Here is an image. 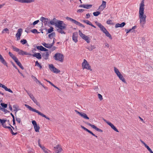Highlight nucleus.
Masks as SVG:
<instances>
[{"label": "nucleus", "mask_w": 153, "mask_h": 153, "mask_svg": "<svg viewBox=\"0 0 153 153\" xmlns=\"http://www.w3.org/2000/svg\"><path fill=\"white\" fill-rule=\"evenodd\" d=\"M144 0H143L141 2L139 10V18L141 26L143 27L146 22V16L144 14Z\"/></svg>", "instance_id": "obj_1"}, {"label": "nucleus", "mask_w": 153, "mask_h": 153, "mask_svg": "<svg viewBox=\"0 0 153 153\" xmlns=\"http://www.w3.org/2000/svg\"><path fill=\"white\" fill-rule=\"evenodd\" d=\"M66 25L63 23V22H60L58 23L57 25V27L58 29H57V31L58 32L61 34H65V33L63 30H65L66 28Z\"/></svg>", "instance_id": "obj_2"}, {"label": "nucleus", "mask_w": 153, "mask_h": 153, "mask_svg": "<svg viewBox=\"0 0 153 153\" xmlns=\"http://www.w3.org/2000/svg\"><path fill=\"white\" fill-rule=\"evenodd\" d=\"M25 106L27 108H28L30 110L33 111L34 112H35L38 114L39 115L42 116V117H44L45 118H46L47 119L49 120L50 118L48 117L47 116H46L44 114L42 113H41L38 110H36V109H34L33 108H32L29 105H27V104H25Z\"/></svg>", "instance_id": "obj_3"}, {"label": "nucleus", "mask_w": 153, "mask_h": 153, "mask_svg": "<svg viewBox=\"0 0 153 153\" xmlns=\"http://www.w3.org/2000/svg\"><path fill=\"white\" fill-rule=\"evenodd\" d=\"M114 72L119 79L124 83H126V82L125 79L124 78L123 76L121 74L118 69L115 67H114Z\"/></svg>", "instance_id": "obj_4"}, {"label": "nucleus", "mask_w": 153, "mask_h": 153, "mask_svg": "<svg viewBox=\"0 0 153 153\" xmlns=\"http://www.w3.org/2000/svg\"><path fill=\"white\" fill-rule=\"evenodd\" d=\"M53 58L56 61L62 62L64 59V56L59 53H56L53 56Z\"/></svg>", "instance_id": "obj_5"}, {"label": "nucleus", "mask_w": 153, "mask_h": 153, "mask_svg": "<svg viewBox=\"0 0 153 153\" xmlns=\"http://www.w3.org/2000/svg\"><path fill=\"white\" fill-rule=\"evenodd\" d=\"M79 34L80 37L84 40H85L87 43H90V39L88 36L85 35L83 34L80 30H79Z\"/></svg>", "instance_id": "obj_6"}, {"label": "nucleus", "mask_w": 153, "mask_h": 153, "mask_svg": "<svg viewBox=\"0 0 153 153\" xmlns=\"http://www.w3.org/2000/svg\"><path fill=\"white\" fill-rule=\"evenodd\" d=\"M66 19L68 20H70L71 21L72 23H74L77 25H79L81 27H83V28L85 27V26L81 23L80 22L76 21V20L74 19H72L71 18L69 17H67Z\"/></svg>", "instance_id": "obj_7"}, {"label": "nucleus", "mask_w": 153, "mask_h": 153, "mask_svg": "<svg viewBox=\"0 0 153 153\" xmlns=\"http://www.w3.org/2000/svg\"><path fill=\"white\" fill-rule=\"evenodd\" d=\"M49 68L50 70L55 73H58L60 71L56 68H55L53 64H49Z\"/></svg>", "instance_id": "obj_8"}, {"label": "nucleus", "mask_w": 153, "mask_h": 153, "mask_svg": "<svg viewBox=\"0 0 153 153\" xmlns=\"http://www.w3.org/2000/svg\"><path fill=\"white\" fill-rule=\"evenodd\" d=\"M75 111L77 114H79V116L87 120H89V117H88L87 115L85 113L82 112L78 111L76 110H75Z\"/></svg>", "instance_id": "obj_9"}, {"label": "nucleus", "mask_w": 153, "mask_h": 153, "mask_svg": "<svg viewBox=\"0 0 153 153\" xmlns=\"http://www.w3.org/2000/svg\"><path fill=\"white\" fill-rule=\"evenodd\" d=\"M82 67L84 68H86L87 69H90L91 68L90 66L85 59H84L83 62L82 63Z\"/></svg>", "instance_id": "obj_10"}, {"label": "nucleus", "mask_w": 153, "mask_h": 153, "mask_svg": "<svg viewBox=\"0 0 153 153\" xmlns=\"http://www.w3.org/2000/svg\"><path fill=\"white\" fill-rule=\"evenodd\" d=\"M85 123L87 125H88V126H90L92 128L95 129V130H96L97 131H99V132H102L103 131L102 130L97 128L96 126H95L94 125H92V124H91V123H90L88 122H85Z\"/></svg>", "instance_id": "obj_11"}, {"label": "nucleus", "mask_w": 153, "mask_h": 153, "mask_svg": "<svg viewBox=\"0 0 153 153\" xmlns=\"http://www.w3.org/2000/svg\"><path fill=\"white\" fill-rule=\"evenodd\" d=\"M22 31L23 30L22 28H19L18 29L17 33L16 35V38L17 40H19L20 39V37L21 36Z\"/></svg>", "instance_id": "obj_12"}, {"label": "nucleus", "mask_w": 153, "mask_h": 153, "mask_svg": "<svg viewBox=\"0 0 153 153\" xmlns=\"http://www.w3.org/2000/svg\"><path fill=\"white\" fill-rule=\"evenodd\" d=\"M62 21L60 20H57L56 18H54L53 20L50 22V23L52 25H55L57 27V25L58 23H59V22H62Z\"/></svg>", "instance_id": "obj_13"}, {"label": "nucleus", "mask_w": 153, "mask_h": 153, "mask_svg": "<svg viewBox=\"0 0 153 153\" xmlns=\"http://www.w3.org/2000/svg\"><path fill=\"white\" fill-rule=\"evenodd\" d=\"M32 122L33 126L35 131L36 132H39V129H40L39 126L37 125L36 122L35 121L33 120Z\"/></svg>", "instance_id": "obj_14"}, {"label": "nucleus", "mask_w": 153, "mask_h": 153, "mask_svg": "<svg viewBox=\"0 0 153 153\" xmlns=\"http://www.w3.org/2000/svg\"><path fill=\"white\" fill-rule=\"evenodd\" d=\"M96 24L100 28V30L104 33L106 30L105 28L102 24L97 22H95Z\"/></svg>", "instance_id": "obj_15"}, {"label": "nucleus", "mask_w": 153, "mask_h": 153, "mask_svg": "<svg viewBox=\"0 0 153 153\" xmlns=\"http://www.w3.org/2000/svg\"><path fill=\"white\" fill-rule=\"evenodd\" d=\"M40 20L43 22L45 25H47L48 23L50 21V20L49 19L44 17H41L40 19Z\"/></svg>", "instance_id": "obj_16"}, {"label": "nucleus", "mask_w": 153, "mask_h": 153, "mask_svg": "<svg viewBox=\"0 0 153 153\" xmlns=\"http://www.w3.org/2000/svg\"><path fill=\"white\" fill-rule=\"evenodd\" d=\"M21 3H29L34 1V0H14Z\"/></svg>", "instance_id": "obj_17"}, {"label": "nucleus", "mask_w": 153, "mask_h": 153, "mask_svg": "<svg viewBox=\"0 0 153 153\" xmlns=\"http://www.w3.org/2000/svg\"><path fill=\"white\" fill-rule=\"evenodd\" d=\"M18 53L20 55L24 56V55H31V54L30 53H28L27 52H25L22 50H19Z\"/></svg>", "instance_id": "obj_18"}, {"label": "nucleus", "mask_w": 153, "mask_h": 153, "mask_svg": "<svg viewBox=\"0 0 153 153\" xmlns=\"http://www.w3.org/2000/svg\"><path fill=\"white\" fill-rule=\"evenodd\" d=\"M77 36L78 33L77 32H76L73 33L72 36V39L76 43L77 42Z\"/></svg>", "instance_id": "obj_19"}, {"label": "nucleus", "mask_w": 153, "mask_h": 153, "mask_svg": "<svg viewBox=\"0 0 153 153\" xmlns=\"http://www.w3.org/2000/svg\"><path fill=\"white\" fill-rule=\"evenodd\" d=\"M50 53L48 52H45L42 54V57L45 60H47L48 59Z\"/></svg>", "instance_id": "obj_20"}, {"label": "nucleus", "mask_w": 153, "mask_h": 153, "mask_svg": "<svg viewBox=\"0 0 153 153\" xmlns=\"http://www.w3.org/2000/svg\"><path fill=\"white\" fill-rule=\"evenodd\" d=\"M30 56L36 57L38 59H41L42 58V56L39 53H35L34 54H31V55Z\"/></svg>", "instance_id": "obj_21"}, {"label": "nucleus", "mask_w": 153, "mask_h": 153, "mask_svg": "<svg viewBox=\"0 0 153 153\" xmlns=\"http://www.w3.org/2000/svg\"><path fill=\"white\" fill-rule=\"evenodd\" d=\"M81 128H82L84 130L87 131L88 132V133H90V134H91L93 135V136L95 137L96 138L97 137V136L95 134H94L92 132H91L88 129L86 128H85L84 127V126H81Z\"/></svg>", "instance_id": "obj_22"}, {"label": "nucleus", "mask_w": 153, "mask_h": 153, "mask_svg": "<svg viewBox=\"0 0 153 153\" xmlns=\"http://www.w3.org/2000/svg\"><path fill=\"white\" fill-rule=\"evenodd\" d=\"M92 6V5L80 4L79 5V7H83L86 9H88L91 7Z\"/></svg>", "instance_id": "obj_23"}, {"label": "nucleus", "mask_w": 153, "mask_h": 153, "mask_svg": "<svg viewBox=\"0 0 153 153\" xmlns=\"http://www.w3.org/2000/svg\"><path fill=\"white\" fill-rule=\"evenodd\" d=\"M106 2L104 1H102V4L99 7V9L101 10H103L106 7Z\"/></svg>", "instance_id": "obj_24"}, {"label": "nucleus", "mask_w": 153, "mask_h": 153, "mask_svg": "<svg viewBox=\"0 0 153 153\" xmlns=\"http://www.w3.org/2000/svg\"><path fill=\"white\" fill-rule=\"evenodd\" d=\"M126 25V23L124 22H123L121 24L117 23L115 25V27L116 28L120 27H123Z\"/></svg>", "instance_id": "obj_25"}, {"label": "nucleus", "mask_w": 153, "mask_h": 153, "mask_svg": "<svg viewBox=\"0 0 153 153\" xmlns=\"http://www.w3.org/2000/svg\"><path fill=\"white\" fill-rule=\"evenodd\" d=\"M108 125H109L114 131L117 132H119L117 128L114 126V125L111 123V122L108 123Z\"/></svg>", "instance_id": "obj_26"}, {"label": "nucleus", "mask_w": 153, "mask_h": 153, "mask_svg": "<svg viewBox=\"0 0 153 153\" xmlns=\"http://www.w3.org/2000/svg\"><path fill=\"white\" fill-rule=\"evenodd\" d=\"M36 48L37 49L41 51H47L48 50L44 48L42 46H37L36 47Z\"/></svg>", "instance_id": "obj_27"}, {"label": "nucleus", "mask_w": 153, "mask_h": 153, "mask_svg": "<svg viewBox=\"0 0 153 153\" xmlns=\"http://www.w3.org/2000/svg\"><path fill=\"white\" fill-rule=\"evenodd\" d=\"M42 44L45 47L48 48H51L52 47V45H51V44H47L45 42H43L42 43Z\"/></svg>", "instance_id": "obj_28"}, {"label": "nucleus", "mask_w": 153, "mask_h": 153, "mask_svg": "<svg viewBox=\"0 0 153 153\" xmlns=\"http://www.w3.org/2000/svg\"><path fill=\"white\" fill-rule=\"evenodd\" d=\"M9 54L11 58L15 62L17 59H18L13 54L10 52H9Z\"/></svg>", "instance_id": "obj_29"}, {"label": "nucleus", "mask_w": 153, "mask_h": 153, "mask_svg": "<svg viewBox=\"0 0 153 153\" xmlns=\"http://www.w3.org/2000/svg\"><path fill=\"white\" fill-rule=\"evenodd\" d=\"M104 33H105L106 36L108 37L111 39H112V38L111 35L109 33L107 30H105V31L104 32Z\"/></svg>", "instance_id": "obj_30"}, {"label": "nucleus", "mask_w": 153, "mask_h": 153, "mask_svg": "<svg viewBox=\"0 0 153 153\" xmlns=\"http://www.w3.org/2000/svg\"><path fill=\"white\" fill-rule=\"evenodd\" d=\"M17 65L22 69H24V68L23 66L22 65L21 63L19 61L18 59H17L16 61H15V62Z\"/></svg>", "instance_id": "obj_31"}, {"label": "nucleus", "mask_w": 153, "mask_h": 153, "mask_svg": "<svg viewBox=\"0 0 153 153\" xmlns=\"http://www.w3.org/2000/svg\"><path fill=\"white\" fill-rule=\"evenodd\" d=\"M86 48L89 51H91L93 49H95L96 48V47L94 45H91V46L87 47Z\"/></svg>", "instance_id": "obj_32"}, {"label": "nucleus", "mask_w": 153, "mask_h": 153, "mask_svg": "<svg viewBox=\"0 0 153 153\" xmlns=\"http://www.w3.org/2000/svg\"><path fill=\"white\" fill-rule=\"evenodd\" d=\"M14 109V111H15V113L16 114L17 112L19 110V106L17 105H14L13 106Z\"/></svg>", "instance_id": "obj_33"}, {"label": "nucleus", "mask_w": 153, "mask_h": 153, "mask_svg": "<svg viewBox=\"0 0 153 153\" xmlns=\"http://www.w3.org/2000/svg\"><path fill=\"white\" fill-rule=\"evenodd\" d=\"M25 91L27 93V94L30 97V98L32 100L34 99V98L35 97L33 96V95L31 93L28 92L25 89Z\"/></svg>", "instance_id": "obj_34"}, {"label": "nucleus", "mask_w": 153, "mask_h": 153, "mask_svg": "<svg viewBox=\"0 0 153 153\" xmlns=\"http://www.w3.org/2000/svg\"><path fill=\"white\" fill-rule=\"evenodd\" d=\"M55 33L54 32H53L52 33L49 34L48 35V37L49 38L51 39L53 37H55Z\"/></svg>", "instance_id": "obj_35"}, {"label": "nucleus", "mask_w": 153, "mask_h": 153, "mask_svg": "<svg viewBox=\"0 0 153 153\" xmlns=\"http://www.w3.org/2000/svg\"><path fill=\"white\" fill-rule=\"evenodd\" d=\"M7 128L9 129L10 131L11 132V133L13 135H16L17 134V132L16 133H14L12 129L9 126L7 127Z\"/></svg>", "instance_id": "obj_36"}, {"label": "nucleus", "mask_w": 153, "mask_h": 153, "mask_svg": "<svg viewBox=\"0 0 153 153\" xmlns=\"http://www.w3.org/2000/svg\"><path fill=\"white\" fill-rule=\"evenodd\" d=\"M41 148L43 150L45 153H49L48 152H50V151L46 149L45 147L43 146Z\"/></svg>", "instance_id": "obj_37"}, {"label": "nucleus", "mask_w": 153, "mask_h": 153, "mask_svg": "<svg viewBox=\"0 0 153 153\" xmlns=\"http://www.w3.org/2000/svg\"><path fill=\"white\" fill-rule=\"evenodd\" d=\"M13 49V51H16L17 52H18L19 50H20L19 49L17 48L16 47H15L14 46H12Z\"/></svg>", "instance_id": "obj_38"}, {"label": "nucleus", "mask_w": 153, "mask_h": 153, "mask_svg": "<svg viewBox=\"0 0 153 153\" xmlns=\"http://www.w3.org/2000/svg\"><path fill=\"white\" fill-rule=\"evenodd\" d=\"M62 150V149L61 148H59V149L56 150L54 153H59Z\"/></svg>", "instance_id": "obj_39"}, {"label": "nucleus", "mask_w": 153, "mask_h": 153, "mask_svg": "<svg viewBox=\"0 0 153 153\" xmlns=\"http://www.w3.org/2000/svg\"><path fill=\"white\" fill-rule=\"evenodd\" d=\"M53 31V28L52 27H50V28L48 30V33H50Z\"/></svg>", "instance_id": "obj_40"}, {"label": "nucleus", "mask_w": 153, "mask_h": 153, "mask_svg": "<svg viewBox=\"0 0 153 153\" xmlns=\"http://www.w3.org/2000/svg\"><path fill=\"white\" fill-rule=\"evenodd\" d=\"M21 43L23 45H24L27 43V41L26 39H22L20 41Z\"/></svg>", "instance_id": "obj_41"}, {"label": "nucleus", "mask_w": 153, "mask_h": 153, "mask_svg": "<svg viewBox=\"0 0 153 153\" xmlns=\"http://www.w3.org/2000/svg\"><path fill=\"white\" fill-rule=\"evenodd\" d=\"M140 141L141 143L144 145L145 147L147 149L149 148V147L148 146H147V145L144 142H143V141H142L141 140H140Z\"/></svg>", "instance_id": "obj_42"}, {"label": "nucleus", "mask_w": 153, "mask_h": 153, "mask_svg": "<svg viewBox=\"0 0 153 153\" xmlns=\"http://www.w3.org/2000/svg\"><path fill=\"white\" fill-rule=\"evenodd\" d=\"M35 65L37 66L38 67H39L40 68H42V66L38 62V61H36V62L35 63Z\"/></svg>", "instance_id": "obj_43"}, {"label": "nucleus", "mask_w": 153, "mask_h": 153, "mask_svg": "<svg viewBox=\"0 0 153 153\" xmlns=\"http://www.w3.org/2000/svg\"><path fill=\"white\" fill-rule=\"evenodd\" d=\"M100 13L99 11H97L94 12L93 13V14L94 16H97L100 14Z\"/></svg>", "instance_id": "obj_44"}, {"label": "nucleus", "mask_w": 153, "mask_h": 153, "mask_svg": "<svg viewBox=\"0 0 153 153\" xmlns=\"http://www.w3.org/2000/svg\"><path fill=\"white\" fill-rule=\"evenodd\" d=\"M5 91H8L9 92L13 93V92L12 91L10 88H7V87L6 86L4 89Z\"/></svg>", "instance_id": "obj_45"}, {"label": "nucleus", "mask_w": 153, "mask_h": 153, "mask_svg": "<svg viewBox=\"0 0 153 153\" xmlns=\"http://www.w3.org/2000/svg\"><path fill=\"white\" fill-rule=\"evenodd\" d=\"M83 22L87 24V25H91V23L88 20H83Z\"/></svg>", "instance_id": "obj_46"}, {"label": "nucleus", "mask_w": 153, "mask_h": 153, "mask_svg": "<svg viewBox=\"0 0 153 153\" xmlns=\"http://www.w3.org/2000/svg\"><path fill=\"white\" fill-rule=\"evenodd\" d=\"M1 106L4 108H6L7 107V104H5L3 103H2L1 104Z\"/></svg>", "instance_id": "obj_47"}, {"label": "nucleus", "mask_w": 153, "mask_h": 153, "mask_svg": "<svg viewBox=\"0 0 153 153\" xmlns=\"http://www.w3.org/2000/svg\"><path fill=\"white\" fill-rule=\"evenodd\" d=\"M6 121V120H2L0 119V122L1 124L2 125L4 124Z\"/></svg>", "instance_id": "obj_48"}, {"label": "nucleus", "mask_w": 153, "mask_h": 153, "mask_svg": "<svg viewBox=\"0 0 153 153\" xmlns=\"http://www.w3.org/2000/svg\"><path fill=\"white\" fill-rule=\"evenodd\" d=\"M98 95L99 98L100 100H101L103 99L102 96L101 94H98Z\"/></svg>", "instance_id": "obj_49"}, {"label": "nucleus", "mask_w": 153, "mask_h": 153, "mask_svg": "<svg viewBox=\"0 0 153 153\" xmlns=\"http://www.w3.org/2000/svg\"><path fill=\"white\" fill-rule=\"evenodd\" d=\"M125 31H126V33H129V32L131 31V32H133V31H132V29H130L129 30H128V29H126L125 30Z\"/></svg>", "instance_id": "obj_50"}, {"label": "nucleus", "mask_w": 153, "mask_h": 153, "mask_svg": "<svg viewBox=\"0 0 153 153\" xmlns=\"http://www.w3.org/2000/svg\"><path fill=\"white\" fill-rule=\"evenodd\" d=\"M39 22V20H37L35 21H34L33 23V25H35L36 24H37Z\"/></svg>", "instance_id": "obj_51"}, {"label": "nucleus", "mask_w": 153, "mask_h": 153, "mask_svg": "<svg viewBox=\"0 0 153 153\" xmlns=\"http://www.w3.org/2000/svg\"><path fill=\"white\" fill-rule=\"evenodd\" d=\"M31 32L33 33H35L37 32V30L36 29H34L33 30H31Z\"/></svg>", "instance_id": "obj_52"}, {"label": "nucleus", "mask_w": 153, "mask_h": 153, "mask_svg": "<svg viewBox=\"0 0 153 153\" xmlns=\"http://www.w3.org/2000/svg\"><path fill=\"white\" fill-rule=\"evenodd\" d=\"M93 89L95 91H98L99 90L98 87L97 86H94L93 88Z\"/></svg>", "instance_id": "obj_53"}, {"label": "nucleus", "mask_w": 153, "mask_h": 153, "mask_svg": "<svg viewBox=\"0 0 153 153\" xmlns=\"http://www.w3.org/2000/svg\"><path fill=\"white\" fill-rule=\"evenodd\" d=\"M16 121L18 123H20L21 122V119L20 118H16Z\"/></svg>", "instance_id": "obj_54"}, {"label": "nucleus", "mask_w": 153, "mask_h": 153, "mask_svg": "<svg viewBox=\"0 0 153 153\" xmlns=\"http://www.w3.org/2000/svg\"><path fill=\"white\" fill-rule=\"evenodd\" d=\"M107 23L108 24H112V21L111 20H109L107 21Z\"/></svg>", "instance_id": "obj_55"}, {"label": "nucleus", "mask_w": 153, "mask_h": 153, "mask_svg": "<svg viewBox=\"0 0 153 153\" xmlns=\"http://www.w3.org/2000/svg\"><path fill=\"white\" fill-rule=\"evenodd\" d=\"M84 10L82 9H79L77 11V12H82Z\"/></svg>", "instance_id": "obj_56"}, {"label": "nucleus", "mask_w": 153, "mask_h": 153, "mask_svg": "<svg viewBox=\"0 0 153 153\" xmlns=\"http://www.w3.org/2000/svg\"><path fill=\"white\" fill-rule=\"evenodd\" d=\"M38 143L39 146L41 148H42L43 146H42L40 144V140L39 139L38 141Z\"/></svg>", "instance_id": "obj_57"}, {"label": "nucleus", "mask_w": 153, "mask_h": 153, "mask_svg": "<svg viewBox=\"0 0 153 153\" xmlns=\"http://www.w3.org/2000/svg\"><path fill=\"white\" fill-rule=\"evenodd\" d=\"M5 86L4 85H3L1 83H0V87H1L3 88L4 89Z\"/></svg>", "instance_id": "obj_58"}, {"label": "nucleus", "mask_w": 153, "mask_h": 153, "mask_svg": "<svg viewBox=\"0 0 153 153\" xmlns=\"http://www.w3.org/2000/svg\"><path fill=\"white\" fill-rule=\"evenodd\" d=\"M60 148L59 147V145H57L56 146L54 147V149H59V148Z\"/></svg>", "instance_id": "obj_59"}, {"label": "nucleus", "mask_w": 153, "mask_h": 153, "mask_svg": "<svg viewBox=\"0 0 153 153\" xmlns=\"http://www.w3.org/2000/svg\"><path fill=\"white\" fill-rule=\"evenodd\" d=\"M44 80L47 81V82H48L52 86H53V85H54V84L51 82L48 81L46 79H44Z\"/></svg>", "instance_id": "obj_60"}, {"label": "nucleus", "mask_w": 153, "mask_h": 153, "mask_svg": "<svg viewBox=\"0 0 153 153\" xmlns=\"http://www.w3.org/2000/svg\"><path fill=\"white\" fill-rule=\"evenodd\" d=\"M90 17V14L89 13H87L86 14V18L88 19Z\"/></svg>", "instance_id": "obj_61"}, {"label": "nucleus", "mask_w": 153, "mask_h": 153, "mask_svg": "<svg viewBox=\"0 0 153 153\" xmlns=\"http://www.w3.org/2000/svg\"><path fill=\"white\" fill-rule=\"evenodd\" d=\"M9 109L11 110L12 111L13 110L12 108L11 105H8Z\"/></svg>", "instance_id": "obj_62"}, {"label": "nucleus", "mask_w": 153, "mask_h": 153, "mask_svg": "<svg viewBox=\"0 0 153 153\" xmlns=\"http://www.w3.org/2000/svg\"><path fill=\"white\" fill-rule=\"evenodd\" d=\"M32 77H33V78L34 79V80L36 82V81L38 80L37 79L36 77H34V76H32Z\"/></svg>", "instance_id": "obj_63"}, {"label": "nucleus", "mask_w": 153, "mask_h": 153, "mask_svg": "<svg viewBox=\"0 0 153 153\" xmlns=\"http://www.w3.org/2000/svg\"><path fill=\"white\" fill-rule=\"evenodd\" d=\"M5 128H7V127L8 126H6L5 124L4 123V124L2 125Z\"/></svg>", "instance_id": "obj_64"}]
</instances>
